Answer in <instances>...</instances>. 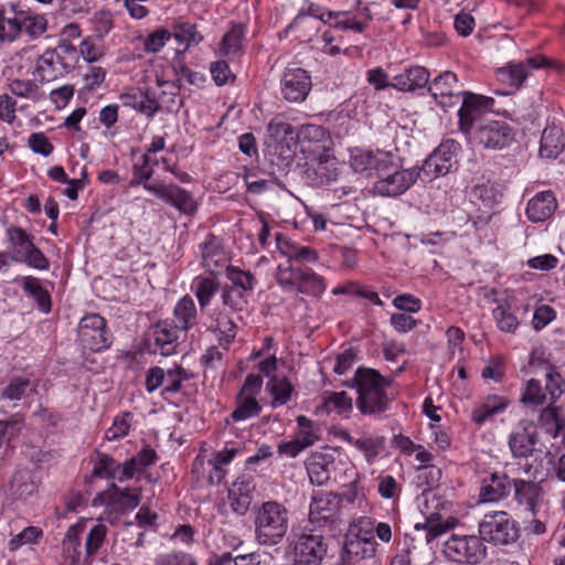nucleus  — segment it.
Returning <instances> with one entry per match:
<instances>
[{
    "label": "nucleus",
    "instance_id": "55",
    "mask_svg": "<svg viewBox=\"0 0 565 565\" xmlns=\"http://www.w3.org/2000/svg\"><path fill=\"white\" fill-rule=\"evenodd\" d=\"M347 536H353L361 540L375 541L374 521L369 516L355 519L349 526Z\"/></svg>",
    "mask_w": 565,
    "mask_h": 565
},
{
    "label": "nucleus",
    "instance_id": "31",
    "mask_svg": "<svg viewBox=\"0 0 565 565\" xmlns=\"http://www.w3.org/2000/svg\"><path fill=\"white\" fill-rule=\"evenodd\" d=\"M536 443V434L526 428H520L513 431L509 438L510 449L516 458H526L532 456Z\"/></svg>",
    "mask_w": 565,
    "mask_h": 565
},
{
    "label": "nucleus",
    "instance_id": "44",
    "mask_svg": "<svg viewBox=\"0 0 565 565\" xmlns=\"http://www.w3.org/2000/svg\"><path fill=\"white\" fill-rule=\"evenodd\" d=\"M12 495L19 499H25L36 491V483L33 481L31 472L20 470L15 472L10 482Z\"/></svg>",
    "mask_w": 565,
    "mask_h": 565
},
{
    "label": "nucleus",
    "instance_id": "32",
    "mask_svg": "<svg viewBox=\"0 0 565 565\" xmlns=\"http://www.w3.org/2000/svg\"><path fill=\"white\" fill-rule=\"evenodd\" d=\"M172 321L181 331H188L196 324L198 311L194 300L190 296L182 297L173 309Z\"/></svg>",
    "mask_w": 565,
    "mask_h": 565
},
{
    "label": "nucleus",
    "instance_id": "46",
    "mask_svg": "<svg viewBox=\"0 0 565 565\" xmlns=\"http://www.w3.org/2000/svg\"><path fill=\"white\" fill-rule=\"evenodd\" d=\"M262 406L255 397L238 394L236 397V408L232 413V418L235 422L246 420L259 415Z\"/></svg>",
    "mask_w": 565,
    "mask_h": 565
},
{
    "label": "nucleus",
    "instance_id": "43",
    "mask_svg": "<svg viewBox=\"0 0 565 565\" xmlns=\"http://www.w3.org/2000/svg\"><path fill=\"white\" fill-rule=\"evenodd\" d=\"M344 439L363 452L366 461L372 463L379 456L381 449L384 447L383 437H367V438H353L349 434L345 435Z\"/></svg>",
    "mask_w": 565,
    "mask_h": 565
},
{
    "label": "nucleus",
    "instance_id": "10",
    "mask_svg": "<svg viewBox=\"0 0 565 565\" xmlns=\"http://www.w3.org/2000/svg\"><path fill=\"white\" fill-rule=\"evenodd\" d=\"M73 68V62L67 61L57 49H47L36 58L33 75L41 83H50L64 77Z\"/></svg>",
    "mask_w": 565,
    "mask_h": 565
},
{
    "label": "nucleus",
    "instance_id": "12",
    "mask_svg": "<svg viewBox=\"0 0 565 565\" xmlns=\"http://www.w3.org/2000/svg\"><path fill=\"white\" fill-rule=\"evenodd\" d=\"M306 164L315 169L316 174L324 178L326 182L334 181L338 177V160L331 153V148L320 143H308L301 147Z\"/></svg>",
    "mask_w": 565,
    "mask_h": 565
},
{
    "label": "nucleus",
    "instance_id": "63",
    "mask_svg": "<svg viewBox=\"0 0 565 565\" xmlns=\"http://www.w3.org/2000/svg\"><path fill=\"white\" fill-rule=\"evenodd\" d=\"M173 70L177 78L174 83L182 85V79H185L190 85L200 86L205 81V76L188 67L183 62L174 64Z\"/></svg>",
    "mask_w": 565,
    "mask_h": 565
},
{
    "label": "nucleus",
    "instance_id": "17",
    "mask_svg": "<svg viewBox=\"0 0 565 565\" xmlns=\"http://www.w3.org/2000/svg\"><path fill=\"white\" fill-rule=\"evenodd\" d=\"M179 331L181 330L173 322L159 321L152 328L149 349L153 353H160L163 356L173 354L178 347Z\"/></svg>",
    "mask_w": 565,
    "mask_h": 565
},
{
    "label": "nucleus",
    "instance_id": "35",
    "mask_svg": "<svg viewBox=\"0 0 565 565\" xmlns=\"http://www.w3.org/2000/svg\"><path fill=\"white\" fill-rule=\"evenodd\" d=\"M333 459L330 455L316 452L307 463V470L312 483L322 486L330 479V466Z\"/></svg>",
    "mask_w": 565,
    "mask_h": 565
},
{
    "label": "nucleus",
    "instance_id": "56",
    "mask_svg": "<svg viewBox=\"0 0 565 565\" xmlns=\"http://www.w3.org/2000/svg\"><path fill=\"white\" fill-rule=\"evenodd\" d=\"M192 375L181 366H175L166 372V386L162 391V395L173 394L181 390L182 382L188 381Z\"/></svg>",
    "mask_w": 565,
    "mask_h": 565
},
{
    "label": "nucleus",
    "instance_id": "62",
    "mask_svg": "<svg viewBox=\"0 0 565 565\" xmlns=\"http://www.w3.org/2000/svg\"><path fill=\"white\" fill-rule=\"evenodd\" d=\"M28 391H31L30 381L24 377H14L3 388L1 393V398L9 401H19L22 398V396H24V394Z\"/></svg>",
    "mask_w": 565,
    "mask_h": 565
},
{
    "label": "nucleus",
    "instance_id": "34",
    "mask_svg": "<svg viewBox=\"0 0 565 565\" xmlns=\"http://www.w3.org/2000/svg\"><path fill=\"white\" fill-rule=\"evenodd\" d=\"M7 236L10 243L12 259L17 262H21L29 250L35 246L33 237L19 226H10L7 230Z\"/></svg>",
    "mask_w": 565,
    "mask_h": 565
},
{
    "label": "nucleus",
    "instance_id": "1",
    "mask_svg": "<svg viewBox=\"0 0 565 565\" xmlns=\"http://www.w3.org/2000/svg\"><path fill=\"white\" fill-rule=\"evenodd\" d=\"M492 97L465 92L461 107L458 110L459 130L467 137L479 141H513L514 128L504 120H490L484 122V116L492 111L494 106Z\"/></svg>",
    "mask_w": 565,
    "mask_h": 565
},
{
    "label": "nucleus",
    "instance_id": "2",
    "mask_svg": "<svg viewBox=\"0 0 565 565\" xmlns=\"http://www.w3.org/2000/svg\"><path fill=\"white\" fill-rule=\"evenodd\" d=\"M356 390V407L364 415H377L385 412L390 399L385 393L388 381L373 369L359 367L347 384Z\"/></svg>",
    "mask_w": 565,
    "mask_h": 565
},
{
    "label": "nucleus",
    "instance_id": "38",
    "mask_svg": "<svg viewBox=\"0 0 565 565\" xmlns=\"http://www.w3.org/2000/svg\"><path fill=\"white\" fill-rule=\"evenodd\" d=\"M120 98L126 105L132 106L149 116H152L154 113L163 108L159 99V95L156 93H153L151 97L149 96V92H147L146 94L139 93V96L126 94L121 95Z\"/></svg>",
    "mask_w": 565,
    "mask_h": 565
},
{
    "label": "nucleus",
    "instance_id": "15",
    "mask_svg": "<svg viewBox=\"0 0 565 565\" xmlns=\"http://www.w3.org/2000/svg\"><path fill=\"white\" fill-rule=\"evenodd\" d=\"M312 87L311 76L300 67L286 68L280 82V92L289 103L303 102Z\"/></svg>",
    "mask_w": 565,
    "mask_h": 565
},
{
    "label": "nucleus",
    "instance_id": "50",
    "mask_svg": "<svg viewBox=\"0 0 565 565\" xmlns=\"http://www.w3.org/2000/svg\"><path fill=\"white\" fill-rule=\"evenodd\" d=\"M120 463L106 454H98L94 463V476L103 479H117Z\"/></svg>",
    "mask_w": 565,
    "mask_h": 565
},
{
    "label": "nucleus",
    "instance_id": "48",
    "mask_svg": "<svg viewBox=\"0 0 565 565\" xmlns=\"http://www.w3.org/2000/svg\"><path fill=\"white\" fill-rule=\"evenodd\" d=\"M268 137L273 141H295V127L282 117H275L267 127Z\"/></svg>",
    "mask_w": 565,
    "mask_h": 565
},
{
    "label": "nucleus",
    "instance_id": "23",
    "mask_svg": "<svg viewBox=\"0 0 565 565\" xmlns=\"http://www.w3.org/2000/svg\"><path fill=\"white\" fill-rule=\"evenodd\" d=\"M511 483L505 473L493 472L483 478L479 498L481 502H498L507 498L511 491Z\"/></svg>",
    "mask_w": 565,
    "mask_h": 565
},
{
    "label": "nucleus",
    "instance_id": "41",
    "mask_svg": "<svg viewBox=\"0 0 565 565\" xmlns=\"http://www.w3.org/2000/svg\"><path fill=\"white\" fill-rule=\"evenodd\" d=\"M191 289L194 291L201 309H204L217 292L218 282L211 277L198 276L193 279Z\"/></svg>",
    "mask_w": 565,
    "mask_h": 565
},
{
    "label": "nucleus",
    "instance_id": "54",
    "mask_svg": "<svg viewBox=\"0 0 565 565\" xmlns=\"http://www.w3.org/2000/svg\"><path fill=\"white\" fill-rule=\"evenodd\" d=\"M300 270L301 267H295L290 262H287L286 265L280 264L277 267L275 279L284 289L295 290Z\"/></svg>",
    "mask_w": 565,
    "mask_h": 565
},
{
    "label": "nucleus",
    "instance_id": "53",
    "mask_svg": "<svg viewBox=\"0 0 565 565\" xmlns=\"http://www.w3.org/2000/svg\"><path fill=\"white\" fill-rule=\"evenodd\" d=\"M213 329L218 333L220 344L224 348V350H227L228 344L236 335V327L234 322L226 315H220L215 320Z\"/></svg>",
    "mask_w": 565,
    "mask_h": 565
},
{
    "label": "nucleus",
    "instance_id": "28",
    "mask_svg": "<svg viewBox=\"0 0 565 565\" xmlns=\"http://www.w3.org/2000/svg\"><path fill=\"white\" fill-rule=\"evenodd\" d=\"M276 243L278 250L288 258V262L297 263H316L318 260V253L309 246H301L288 237L277 234Z\"/></svg>",
    "mask_w": 565,
    "mask_h": 565
},
{
    "label": "nucleus",
    "instance_id": "51",
    "mask_svg": "<svg viewBox=\"0 0 565 565\" xmlns=\"http://www.w3.org/2000/svg\"><path fill=\"white\" fill-rule=\"evenodd\" d=\"M323 14H328V18H340L341 15H348L347 11H331L328 9H323L318 4L310 3L307 9H300L297 15L294 18L292 22L288 25V29H294L298 25V23L306 17H313L319 19L320 21H324Z\"/></svg>",
    "mask_w": 565,
    "mask_h": 565
},
{
    "label": "nucleus",
    "instance_id": "5",
    "mask_svg": "<svg viewBox=\"0 0 565 565\" xmlns=\"http://www.w3.org/2000/svg\"><path fill=\"white\" fill-rule=\"evenodd\" d=\"M396 159L391 150L374 149L365 145L349 148L350 167L366 177H377L381 172L397 168Z\"/></svg>",
    "mask_w": 565,
    "mask_h": 565
},
{
    "label": "nucleus",
    "instance_id": "24",
    "mask_svg": "<svg viewBox=\"0 0 565 565\" xmlns=\"http://www.w3.org/2000/svg\"><path fill=\"white\" fill-rule=\"evenodd\" d=\"M376 541L361 540L353 536H347L342 548V561L344 565H356L362 559L375 556Z\"/></svg>",
    "mask_w": 565,
    "mask_h": 565
},
{
    "label": "nucleus",
    "instance_id": "60",
    "mask_svg": "<svg viewBox=\"0 0 565 565\" xmlns=\"http://www.w3.org/2000/svg\"><path fill=\"white\" fill-rule=\"evenodd\" d=\"M521 402L534 406H541L546 402V393L543 391L539 380L531 379L527 381Z\"/></svg>",
    "mask_w": 565,
    "mask_h": 565
},
{
    "label": "nucleus",
    "instance_id": "19",
    "mask_svg": "<svg viewBox=\"0 0 565 565\" xmlns=\"http://www.w3.org/2000/svg\"><path fill=\"white\" fill-rule=\"evenodd\" d=\"M513 487L516 503L524 507L531 516H535L544 498V491L540 483L524 479H514Z\"/></svg>",
    "mask_w": 565,
    "mask_h": 565
},
{
    "label": "nucleus",
    "instance_id": "49",
    "mask_svg": "<svg viewBox=\"0 0 565 565\" xmlns=\"http://www.w3.org/2000/svg\"><path fill=\"white\" fill-rule=\"evenodd\" d=\"M107 531V526L99 523L95 524L85 535V553L90 562L92 557L96 555L99 548L103 546L106 540Z\"/></svg>",
    "mask_w": 565,
    "mask_h": 565
},
{
    "label": "nucleus",
    "instance_id": "20",
    "mask_svg": "<svg viewBox=\"0 0 565 565\" xmlns=\"http://www.w3.org/2000/svg\"><path fill=\"white\" fill-rule=\"evenodd\" d=\"M85 533V525H72L63 540V563L62 565H89L87 555L83 556L81 546Z\"/></svg>",
    "mask_w": 565,
    "mask_h": 565
},
{
    "label": "nucleus",
    "instance_id": "4",
    "mask_svg": "<svg viewBox=\"0 0 565 565\" xmlns=\"http://www.w3.org/2000/svg\"><path fill=\"white\" fill-rule=\"evenodd\" d=\"M47 30V19L38 13L15 10L14 6H0V42L11 43L22 32L30 39L40 38Z\"/></svg>",
    "mask_w": 565,
    "mask_h": 565
},
{
    "label": "nucleus",
    "instance_id": "29",
    "mask_svg": "<svg viewBox=\"0 0 565 565\" xmlns=\"http://www.w3.org/2000/svg\"><path fill=\"white\" fill-rule=\"evenodd\" d=\"M254 488L252 480L242 478L237 479L228 489L230 504L235 513L244 515L247 512L253 500Z\"/></svg>",
    "mask_w": 565,
    "mask_h": 565
},
{
    "label": "nucleus",
    "instance_id": "30",
    "mask_svg": "<svg viewBox=\"0 0 565 565\" xmlns=\"http://www.w3.org/2000/svg\"><path fill=\"white\" fill-rule=\"evenodd\" d=\"M469 195L472 201H480L486 207H492L499 203L502 196L497 184L484 175L476 178L472 181Z\"/></svg>",
    "mask_w": 565,
    "mask_h": 565
},
{
    "label": "nucleus",
    "instance_id": "40",
    "mask_svg": "<svg viewBox=\"0 0 565 565\" xmlns=\"http://www.w3.org/2000/svg\"><path fill=\"white\" fill-rule=\"evenodd\" d=\"M267 392L273 396L271 406L286 405L294 392V387L287 377L273 376L267 385Z\"/></svg>",
    "mask_w": 565,
    "mask_h": 565
},
{
    "label": "nucleus",
    "instance_id": "57",
    "mask_svg": "<svg viewBox=\"0 0 565 565\" xmlns=\"http://www.w3.org/2000/svg\"><path fill=\"white\" fill-rule=\"evenodd\" d=\"M164 85L168 86L170 88V90L168 92V90L162 89L158 94L162 107L164 109H167L168 111L179 110V108L182 105V100L180 98H178V94H179L180 89L182 88V85H178L174 82H172V83H168V82L160 83L159 82L160 87H162Z\"/></svg>",
    "mask_w": 565,
    "mask_h": 565
},
{
    "label": "nucleus",
    "instance_id": "6",
    "mask_svg": "<svg viewBox=\"0 0 565 565\" xmlns=\"http://www.w3.org/2000/svg\"><path fill=\"white\" fill-rule=\"evenodd\" d=\"M479 534L482 541L508 545L518 540L519 530L505 511H497L484 515L479 523Z\"/></svg>",
    "mask_w": 565,
    "mask_h": 565
},
{
    "label": "nucleus",
    "instance_id": "39",
    "mask_svg": "<svg viewBox=\"0 0 565 565\" xmlns=\"http://www.w3.org/2000/svg\"><path fill=\"white\" fill-rule=\"evenodd\" d=\"M22 288L34 299L42 312L49 313L51 311V296L47 290L42 287L38 278L32 276L24 277L22 279Z\"/></svg>",
    "mask_w": 565,
    "mask_h": 565
},
{
    "label": "nucleus",
    "instance_id": "52",
    "mask_svg": "<svg viewBox=\"0 0 565 565\" xmlns=\"http://www.w3.org/2000/svg\"><path fill=\"white\" fill-rule=\"evenodd\" d=\"M295 141H326L330 139V134L324 127L313 124L295 128Z\"/></svg>",
    "mask_w": 565,
    "mask_h": 565
},
{
    "label": "nucleus",
    "instance_id": "26",
    "mask_svg": "<svg viewBox=\"0 0 565 565\" xmlns=\"http://www.w3.org/2000/svg\"><path fill=\"white\" fill-rule=\"evenodd\" d=\"M202 266L211 274L217 273L226 266V255L220 239L209 234L205 241L200 245Z\"/></svg>",
    "mask_w": 565,
    "mask_h": 565
},
{
    "label": "nucleus",
    "instance_id": "45",
    "mask_svg": "<svg viewBox=\"0 0 565 565\" xmlns=\"http://www.w3.org/2000/svg\"><path fill=\"white\" fill-rule=\"evenodd\" d=\"M171 36H173L180 45H184L185 49L196 45L203 40V36L198 32L196 25L190 22H179L174 24Z\"/></svg>",
    "mask_w": 565,
    "mask_h": 565
},
{
    "label": "nucleus",
    "instance_id": "37",
    "mask_svg": "<svg viewBox=\"0 0 565 565\" xmlns=\"http://www.w3.org/2000/svg\"><path fill=\"white\" fill-rule=\"evenodd\" d=\"M527 76L524 63H509L497 71V79L513 90L519 89Z\"/></svg>",
    "mask_w": 565,
    "mask_h": 565
},
{
    "label": "nucleus",
    "instance_id": "13",
    "mask_svg": "<svg viewBox=\"0 0 565 565\" xmlns=\"http://www.w3.org/2000/svg\"><path fill=\"white\" fill-rule=\"evenodd\" d=\"M419 171L416 169H404L399 171L381 172L379 180L374 183L373 190L382 196H397L408 190L418 179Z\"/></svg>",
    "mask_w": 565,
    "mask_h": 565
},
{
    "label": "nucleus",
    "instance_id": "21",
    "mask_svg": "<svg viewBox=\"0 0 565 565\" xmlns=\"http://www.w3.org/2000/svg\"><path fill=\"white\" fill-rule=\"evenodd\" d=\"M246 30V23L231 21L220 42L221 55L230 58L242 56L245 52Z\"/></svg>",
    "mask_w": 565,
    "mask_h": 565
},
{
    "label": "nucleus",
    "instance_id": "7",
    "mask_svg": "<svg viewBox=\"0 0 565 565\" xmlns=\"http://www.w3.org/2000/svg\"><path fill=\"white\" fill-rule=\"evenodd\" d=\"M341 495L332 492H320L310 503L309 521L328 532L335 530L341 523Z\"/></svg>",
    "mask_w": 565,
    "mask_h": 565
},
{
    "label": "nucleus",
    "instance_id": "16",
    "mask_svg": "<svg viewBox=\"0 0 565 565\" xmlns=\"http://www.w3.org/2000/svg\"><path fill=\"white\" fill-rule=\"evenodd\" d=\"M145 189L177 207L184 214H194L198 206L191 193L175 184L145 183Z\"/></svg>",
    "mask_w": 565,
    "mask_h": 565
},
{
    "label": "nucleus",
    "instance_id": "22",
    "mask_svg": "<svg viewBox=\"0 0 565 565\" xmlns=\"http://www.w3.org/2000/svg\"><path fill=\"white\" fill-rule=\"evenodd\" d=\"M429 71L419 65L406 67L392 78V87L399 92H415L429 84Z\"/></svg>",
    "mask_w": 565,
    "mask_h": 565
},
{
    "label": "nucleus",
    "instance_id": "8",
    "mask_svg": "<svg viewBox=\"0 0 565 565\" xmlns=\"http://www.w3.org/2000/svg\"><path fill=\"white\" fill-rule=\"evenodd\" d=\"M444 554L452 562L479 564L487 555V547L480 536L452 535L444 544Z\"/></svg>",
    "mask_w": 565,
    "mask_h": 565
},
{
    "label": "nucleus",
    "instance_id": "61",
    "mask_svg": "<svg viewBox=\"0 0 565 565\" xmlns=\"http://www.w3.org/2000/svg\"><path fill=\"white\" fill-rule=\"evenodd\" d=\"M210 73L217 86H224L233 83L236 78L235 74L231 71L228 63L224 60L212 62L210 64Z\"/></svg>",
    "mask_w": 565,
    "mask_h": 565
},
{
    "label": "nucleus",
    "instance_id": "3",
    "mask_svg": "<svg viewBox=\"0 0 565 565\" xmlns=\"http://www.w3.org/2000/svg\"><path fill=\"white\" fill-rule=\"evenodd\" d=\"M254 526L255 540L259 545H278L288 532V510L277 501L264 502L255 512Z\"/></svg>",
    "mask_w": 565,
    "mask_h": 565
},
{
    "label": "nucleus",
    "instance_id": "25",
    "mask_svg": "<svg viewBox=\"0 0 565 565\" xmlns=\"http://www.w3.org/2000/svg\"><path fill=\"white\" fill-rule=\"evenodd\" d=\"M557 209V201L552 191H542L527 202L526 216L533 223L548 220Z\"/></svg>",
    "mask_w": 565,
    "mask_h": 565
},
{
    "label": "nucleus",
    "instance_id": "36",
    "mask_svg": "<svg viewBox=\"0 0 565 565\" xmlns=\"http://www.w3.org/2000/svg\"><path fill=\"white\" fill-rule=\"evenodd\" d=\"M297 282L295 290L308 296H319L327 287L323 277L309 267H301V270L298 271Z\"/></svg>",
    "mask_w": 565,
    "mask_h": 565
},
{
    "label": "nucleus",
    "instance_id": "42",
    "mask_svg": "<svg viewBox=\"0 0 565 565\" xmlns=\"http://www.w3.org/2000/svg\"><path fill=\"white\" fill-rule=\"evenodd\" d=\"M164 143H151L147 153L141 156L142 164L140 166L138 162L135 163V173L132 184H140L152 177V169L149 168L150 163L158 164L159 159L152 158V154H156L158 151L163 149Z\"/></svg>",
    "mask_w": 565,
    "mask_h": 565
},
{
    "label": "nucleus",
    "instance_id": "27",
    "mask_svg": "<svg viewBox=\"0 0 565 565\" xmlns=\"http://www.w3.org/2000/svg\"><path fill=\"white\" fill-rule=\"evenodd\" d=\"M497 306L492 309V317L495 321L497 328L501 332L515 333L520 320L515 313L514 299L505 297L495 301Z\"/></svg>",
    "mask_w": 565,
    "mask_h": 565
},
{
    "label": "nucleus",
    "instance_id": "11",
    "mask_svg": "<svg viewBox=\"0 0 565 565\" xmlns=\"http://www.w3.org/2000/svg\"><path fill=\"white\" fill-rule=\"evenodd\" d=\"M328 552L323 534L302 533L295 543V561L297 565H321Z\"/></svg>",
    "mask_w": 565,
    "mask_h": 565
},
{
    "label": "nucleus",
    "instance_id": "14",
    "mask_svg": "<svg viewBox=\"0 0 565 565\" xmlns=\"http://www.w3.org/2000/svg\"><path fill=\"white\" fill-rule=\"evenodd\" d=\"M459 88L457 75L451 71L443 72L428 85L431 97L444 109L455 106L463 97L465 92Z\"/></svg>",
    "mask_w": 565,
    "mask_h": 565
},
{
    "label": "nucleus",
    "instance_id": "9",
    "mask_svg": "<svg viewBox=\"0 0 565 565\" xmlns=\"http://www.w3.org/2000/svg\"><path fill=\"white\" fill-rule=\"evenodd\" d=\"M77 337L84 349L95 352L108 348L110 343L106 330V321L97 313H89L81 319Z\"/></svg>",
    "mask_w": 565,
    "mask_h": 565
},
{
    "label": "nucleus",
    "instance_id": "18",
    "mask_svg": "<svg viewBox=\"0 0 565 565\" xmlns=\"http://www.w3.org/2000/svg\"><path fill=\"white\" fill-rule=\"evenodd\" d=\"M458 143H439L437 149L424 161L423 172L430 177L445 175L457 163Z\"/></svg>",
    "mask_w": 565,
    "mask_h": 565
},
{
    "label": "nucleus",
    "instance_id": "64",
    "mask_svg": "<svg viewBox=\"0 0 565 565\" xmlns=\"http://www.w3.org/2000/svg\"><path fill=\"white\" fill-rule=\"evenodd\" d=\"M156 565H198L194 557L188 553L160 554L154 561Z\"/></svg>",
    "mask_w": 565,
    "mask_h": 565
},
{
    "label": "nucleus",
    "instance_id": "47",
    "mask_svg": "<svg viewBox=\"0 0 565 565\" xmlns=\"http://www.w3.org/2000/svg\"><path fill=\"white\" fill-rule=\"evenodd\" d=\"M298 431L296 438L305 448L312 446L319 439V425L303 415L297 417Z\"/></svg>",
    "mask_w": 565,
    "mask_h": 565
},
{
    "label": "nucleus",
    "instance_id": "33",
    "mask_svg": "<svg viewBox=\"0 0 565 565\" xmlns=\"http://www.w3.org/2000/svg\"><path fill=\"white\" fill-rule=\"evenodd\" d=\"M102 497L107 504L116 511L124 512L134 510L139 504V495L132 493L129 489H119L116 484H111L110 489L103 493Z\"/></svg>",
    "mask_w": 565,
    "mask_h": 565
},
{
    "label": "nucleus",
    "instance_id": "59",
    "mask_svg": "<svg viewBox=\"0 0 565 565\" xmlns=\"http://www.w3.org/2000/svg\"><path fill=\"white\" fill-rule=\"evenodd\" d=\"M96 36L103 40L114 29V14L108 9L98 10L93 15Z\"/></svg>",
    "mask_w": 565,
    "mask_h": 565
},
{
    "label": "nucleus",
    "instance_id": "58",
    "mask_svg": "<svg viewBox=\"0 0 565 565\" xmlns=\"http://www.w3.org/2000/svg\"><path fill=\"white\" fill-rule=\"evenodd\" d=\"M415 529L425 530L426 541L429 543L440 534L445 533L449 529V526L441 522L439 514L431 513L428 518H426L424 523H417L415 525Z\"/></svg>",
    "mask_w": 565,
    "mask_h": 565
}]
</instances>
